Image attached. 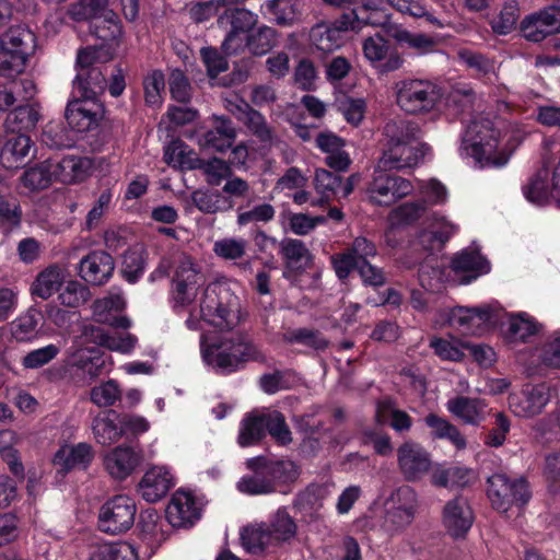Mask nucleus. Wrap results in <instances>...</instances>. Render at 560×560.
I'll return each mask as SVG.
<instances>
[{"label": "nucleus", "mask_w": 560, "mask_h": 560, "mask_svg": "<svg viewBox=\"0 0 560 560\" xmlns=\"http://www.w3.org/2000/svg\"><path fill=\"white\" fill-rule=\"evenodd\" d=\"M551 398V389L546 384L526 386L518 394L509 398L512 412L521 418H532L539 415Z\"/></svg>", "instance_id": "nucleus-14"}, {"label": "nucleus", "mask_w": 560, "mask_h": 560, "mask_svg": "<svg viewBox=\"0 0 560 560\" xmlns=\"http://www.w3.org/2000/svg\"><path fill=\"white\" fill-rule=\"evenodd\" d=\"M352 32L341 27L339 18L334 24L318 23L311 28L310 42L319 51L328 54L341 47L342 33Z\"/></svg>", "instance_id": "nucleus-32"}, {"label": "nucleus", "mask_w": 560, "mask_h": 560, "mask_svg": "<svg viewBox=\"0 0 560 560\" xmlns=\"http://www.w3.org/2000/svg\"><path fill=\"white\" fill-rule=\"evenodd\" d=\"M421 201H427V208L445 205L448 200V190L444 184L435 178L418 182Z\"/></svg>", "instance_id": "nucleus-62"}, {"label": "nucleus", "mask_w": 560, "mask_h": 560, "mask_svg": "<svg viewBox=\"0 0 560 560\" xmlns=\"http://www.w3.org/2000/svg\"><path fill=\"white\" fill-rule=\"evenodd\" d=\"M92 336L95 340L103 347L107 348L110 351H116L120 353H130L136 345L137 337L129 332H114V334H105L100 329H91Z\"/></svg>", "instance_id": "nucleus-46"}, {"label": "nucleus", "mask_w": 560, "mask_h": 560, "mask_svg": "<svg viewBox=\"0 0 560 560\" xmlns=\"http://www.w3.org/2000/svg\"><path fill=\"white\" fill-rule=\"evenodd\" d=\"M39 313L36 310H28L11 323L12 336L18 341H27L35 337L37 331Z\"/></svg>", "instance_id": "nucleus-63"}, {"label": "nucleus", "mask_w": 560, "mask_h": 560, "mask_svg": "<svg viewBox=\"0 0 560 560\" xmlns=\"http://www.w3.org/2000/svg\"><path fill=\"white\" fill-rule=\"evenodd\" d=\"M503 127L501 119L474 117L462 135L459 155L472 160L479 167L505 165L510 153L500 144Z\"/></svg>", "instance_id": "nucleus-3"}, {"label": "nucleus", "mask_w": 560, "mask_h": 560, "mask_svg": "<svg viewBox=\"0 0 560 560\" xmlns=\"http://www.w3.org/2000/svg\"><path fill=\"white\" fill-rule=\"evenodd\" d=\"M390 36L399 44L407 45L419 55L432 52L438 44L436 39L423 33H411L405 28L397 27Z\"/></svg>", "instance_id": "nucleus-48"}, {"label": "nucleus", "mask_w": 560, "mask_h": 560, "mask_svg": "<svg viewBox=\"0 0 560 560\" xmlns=\"http://www.w3.org/2000/svg\"><path fill=\"white\" fill-rule=\"evenodd\" d=\"M304 7V0H267L260 5V12L275 24L290 27L301 22Z\"/></svg>", "instance_id": "nucleus-22"}, {"label": "nucleus", "mask_w": 560, "mask_h": 560, "mask_svg": "<svg viewBox=\"0 0 560 560\" xmlns=\"http://www.w3.org/2000/svg\"><path fill=\"white\" fill-rule=\"evenodd\" d=\"M69 365L82 371L91 378H96L105 365L102 351L96 347L74 345L69 353Z\"/></svg>", "instance_id": "nucleus-30"}, {"label": "nucleus", "mask_w": 560, "mask_h": 560, "mask_svg": "<svg viewBox=\"0 0 560 560\" xmlns=\"http://www.w3.org/2000/svg\"><path fill=\"white\" fill-rule=\"evenodd\" d=\"M174 485V476L166 466H152L141 478L138 492L143 500L154 503L164 498Z\"/></svg>", "instance_id": "nucleus-19"}, {"label": "nucleus", "mask_w": 560, "mask_h": 560, "mask_svg": "<svg viewBox=\"0 0 560 560\" xmlns=\"http://www.w3.org/2000/svg\"><path fill=\"white\" fill-rule=\"evenodd\" d=\"M141 463V455L131 446L119 445L104 456L106 471L117 480L129 477Z\"/></svg>", "instance_id": "nucleus-20"}, {"label": "nucleus", "mask_w": 560, "mask_h": 560, "mask_svg": "<svg viewBox=\"0 0 560 560\" xmlns=\"http://www.w3.org/2000/svg\"><path fill=\"white\" fill-rule=\"evenodd\" d=\"M121 398V388L115 380L92 387L90 400L97 407H112Z\"/></svg>", "instance_id": "nucleus-59"}, {"label": "nucleus", "mask_w": 560, "mask_h": 560, "mask_svg": "<svg viewBox=\"0 0 560 560\" xmlns=\"http://www.w3.org/2000/svg\"><path fill=\"white\" fill-rule=\"evenodd\" d=\"M92 446L88 443L63 445L54 456V465L68 471L77 467H86L93 459Z\"/></svg>", "instance_id": "nucleus-34"}, {"label": "nucleus", "mask_w": 560, "mask_h": 560, "mask_svg": "<svg viewBox=\"0 0 560 560\" xmlns=\"http://www.w3.org/2000/svg\"><path fill=\"white\" fill-rule=\"evenodd\" d=\"M386 0H361V4L339 16L341 27L360 32L365 26L382 27L388 22V14L383 10Z\"/></svg>", "instance_id": "nucleus-10"}, {"label": "nucleus", "mask_w": 560, "mask_h": 560, "mask_svg": "<svg viewBox=\"0 0 560 560\" xmlns=\"http://www.w3.org/2000/svg\"><path fill=\"white\" fill-rule=\"evenodd\" d=\"M54 178V171L50 165V160H46L33 167L26 170L21 178L24 187L32 191L42 190L47 188Z\"/></svg>", "instance_id": "nucleus-50"}, {"label": "nucleus", "mask_w": 560, "mask_h": 560, "mask_svg": "<svg viewBox=\"0 0 560 560\" xmlns=\"http://www.w3.org/2000/svg\"><path fill=\"white\" fill-rule=\"evenodd\" d=\"M341 178L324 168L316 170L314 177L315 190L322 196L320 199H312L313 207L320 206L326 202L340 186Z\"/></svg>", "instance_id": "nucleus-56"}, {"label": "nucleus", "mask_w": 560, "mask_h": 560, "mask_svg": "<svg viewBox=\"0 0 560 560\" xmlns=\"http://www.w3.org/2000/svg\"><path fill=\"white\" fill-rule=\"evenodd\" d=\"M27 60L28 58L11 50L9 46L0 40V75L5 78L19 75L24 71Z\"/></svg>", "instance_id": "nucleus-57"}, {"label": "nucleus", "mask_w": 560, "mask_h": 560, "mask_svg": "<svg viewBox=\"0 0 560 560\" xmlns=\"http://www.w3.org/2000/svg\"><path fill=\"white\" fill-rule=\"evenodd\" d=\"M520 18V5L516 0H506L497 18L491 22L494 33L506 35L512 32Z\"/></svg>", "instance_id": "nucleus-58"}, {"label": "nucleus", "mask_w": 560, "mask_h": 560, "mask_svg": "<svg viewBox=\"0 0 560 560\" xmlns=\"http://www.w3.org/2000/svg\"><path fill=\"white\" fill-rule=\"evenodd\" d=\"M265 428L269 434L281 445L292 442V433L285 422L284 416L277 410L264 411Z\"/></svg>", "instance_id": "nucleus-61"}, {"label": "nucleus", "mask_w": 560, "mask_h": 560, "mask_svg": "<svg viewBox=\"0 0 560 560\" xmlns=\"http://www.w3.org/2000/svg\"><path fill=\"white\" fill-rule=\"evenodd\" d=\"M392 419L390 425L397 432L409 431L412 420L405 411L395 409L390 401H382L377 405L376 419L380 423Z\"/></svg>", "instance_id": "nucleus-60"}, {"label": "nucleus", "mask_w": 560, "mask_h": 560, "mask_svg": "<svg viewBox=\"0 0 560 560\" xmlns=\"http://www.w3.org/2000/svg\"><path fill=\"white\" fill-rule=\"evenodd\" d=\"M422 136V129L416 121L398 119L386 122L383 128V149L378 167L400 171L431 158L432 148L420 141Z\"/></svg>", "instance_id": "nucleus-1"}, {"label": "nucleus", "mask_w": 560, "mask_h": 560, "mask_svg": "<svg viewBox=\"0 0 560 560\" xmlns=\"http://www.w3.org/2000/svg\"><path fill=\"white\" fill-rule=\"evenodd\" d=\"M201 516V505L196 497L184 490H177L166 508V517L173 527L192 526Z\"/></svg>", "instance_id": "nucleus-17"}, {"label": "nucleus", "mask_w": 560, "mask_h": 560, "mask_svg": "<svg viewBox=\"0 0 560 560\" xmlns=\"http://www.w3.org/2000/svg\"><path fill=\"white\" fill-rule=\"evenodd\" d=\"M452 269L460 277V282L467 284L478 277L487 275L491 267L478 248L469 247L455 255L452 260Z\"/></svg>", "instance_id": "nucleus-21"}, {"label": "nucleus", "mask_w": 560, "mask_h": 560, "mask_svg": "<svg viewBox=\"0 0 560 560\" xmlns=\"http://www.w3.org/2000/svg\"><path fill=\"white\" fill-rule=\"evenodd\" d=\"M498 312L499 307L492 304L475 307L456 306L445 311V317L450 326L465 334H471L481 325L491 322Z\"/></svg>", "instance_id": "nucleus-13"}, {"label": "nucleus", "mask_w": 560, "mask_h": 560, "mask_svg": "<svg viewBox=\"0 0 560 560\" xmlns=\"http://www.w3.org/2000/svg\"><path fill=\"white\" fill-rule=\"evenodd\" d=\"M203 282L200 267L190 256L183 254L178 259L173 283L200 288Z\"/></svg>", "instance_id": "nucleus-49"}, {"label": "nucleus", "mask_w": 560, "mask_h": 560, "mask_svg": "<svg viewBox=\"0 0 560 560\" xmlns=\"http://www.w3.org/2000/svg\"><path fill=\"white\" fill-rule=\"evenodd\" d=\"M137 508L128 495H115L101 508L98 525L101 530L108 534H121L131 528L135 523Z\"/></svg>", "instance_id": "nucleus-7"}, {"label": "nucleus", "mask_w": 560, "mask_h": 560, "mask_svg": "<svg viewBox=\"0 0 560 560\" xmlns=\"http://www.w3.org/2000/svg\"><path fill=\"white\" fill-rule=\"evenodd\" d=\"M32 148L33 142L28 136L20 133L11 137L1 149V164L5 168H18L30 154Z\"/></svg>", "instance_id": "nucleus-37"}, {"label": "nucleus", "mask_w": 560, "mask_h": 560, "mask_svg": "<svg viewBox=\"0 0 560 560\" xmlns=\"http://www.w3.org/2000/svg\"><path fill=\"white\" fill-rule=\"evenodd\" d=\"M257 22L258 15L245 8L226 9L219 18L221 26L231 27V31L222 43L223 50L226 54L236 52L243 43L240 38V33L248 32Z\"/></svg>", "instance_id": "nucleus-11"}, {"label": "nucleus", "mask_w": 560, "mask_h": 560, "mask_svg": "<svg viewBox=\"0 0 560 560\" xmlns=\"http://www.w3.org/2000/svg\"><path fill=\"white\" fill-rule=\"evenodd\" d=\"M457 231V224L433 212L428 218V228L419 234V243L424 249L432 250L444 245Z\"/></svg>", "instance_id": "nucleus-24"}, {"label": "nucleus", "mask_w": 560, "mask_h": 560, "mask_svg": "<svg viewBox=\"0 0 560 560\" xmlns=\"http://www.w3.org/2000/svg\"><path fill=\"white\" fill-rule=\"evenodd\" d=\"M0 40L9 46L11 50H15L26 58H30L36 49V36L35 34L23 26L11 27L5 32Z\"/></svg>", "instance_id": "nucleus-42"}, {"label": "nucleus", "mask_w": 560, "mask_h": 560, "mask_svg": "<svg viewBox=\"0 0 560 560\" xmlns=\"http://www.w3.org/2000/svg\"><path fill=\"white\" fill-rule=\"evenodd\" d=\"M39 118L34 105L19 106L7 116L5 125L12 132H27L36 127Z\"/></svg>", "instance_id": "nucleus-44"}, {"label": "nucleus", "mask_w": 560, "mask_h": 560, "mask_svg": "<svg viewBox=\"0 0 560 560\" xmlns=\"http://www.w3.org/2000/svg\"><path fill=\"white\" fill-rule=\"evenodd\" d=\"M424 423L431 430L434 439L447 440L456 450L462 451L467 446V441L456 425L448 420L441 418L434 413H430L424 418Z\"/></svg>", "instance_id": "nucleus-38"}, {"label": "nucleus", "mask_w": 560, "mask_h": 560, "mask_svg": "<svg viewBox=\"0 0 560 560\" xmlns=\"http://www.w3.org/2000/svg\"><path fill=\"white\" fill-rule=\"evenodd\" d=\"M316 145L326 153V164L339 172H345L351 164L345 151V141L331 132H322L316 137Z\"/></svg>", "instance_id": "nucleus-33"}, {"label": "nucleus", "mask_w": 560, "mask_h": 560, "mask_svg": "<svg viewBox=\"0 0 560 560\" xmlns=\"http://www.w3.org/2000/svg\"><path fill=\"white\" fill-rule=\"evenodd\" d=\"M91 428L95 441L102 445H110L122 438L119 413L114 410L95 417Z\"/></svg>", "instance_id": "nucleus-35"}, {"label": "nucleus", "mask_w": 560, "mask_h": 560, "mask_svg": "<svg viewBox=\"0 0 560 560\" xmlns=\"http://www.w3.org/2000/svg\"><path fill=\"white\" fill-rule=\"evenodd\" d=\"M442 520L448 534L458 538L470 529L475 516L468 500L456 497L444 505Z\"/></svg>", "instance_id": "nucleus-18"}, {"label": "nucleus", "mask_w": 560, "mask_h": 560, "mask_svg": "<svg viewBox=\"0 0 560 560\" xmlns=\"http://www.w3.org/2000/svg\"><path fill=\"white\" fill-rule=\"evenodd\" d=\"M164 161L171 166L185 170L201 167L198 154L182 141H173L165 148Z\"/></svg>", "instance_id": "nucleus-40"}, {"label": "nucleus", "mask_w": 560, "mask_h": 560, "mask_svg": "<svg viewBox=\"0 0 560 560\" xmlns=\"http://www.w3.org/2000/svg\"><path fill=\"white\" fill-rule=\"evenodd\" d=\"M114 271V260L112 256L105 252L97 250L89 254L80 261L81 278L94 285L105 283Z\"/></svg>", "instance_id": "nucleus-27"}, {"label": "nucleus", "mask_w": 560, "mask_h": 560, "mask_svg": "<svg viewBox=\"0 0 560 560\" xmlns=\"http://www.w3.org/2000/svg\"><path fill=\"white\" fill-rule=\"evenodd\" d=\"M272 544L288 541L296 534V525L285 510H278L267 525Z\"/></svg>", "instance_id": "nucleus-51"}, {"label": "nucleus", "mask_w": 560, "mask_h": 560, "mask_svg": "<svg viewBox=\"0 0 560 560\" xmlns=\"http://www.w3.org/2000/svg\"><path fill=\"white\" fill-rule=\"evenodd\" d=\"M538 323L526 313L511 315L509 320L508 336L512 341H524L537 334Z\"/></svg>", "instance_id": "nucleus-55"}, {"label": "nucleus", "mask_w": 560, "mask_h": 560, "mask_svg": "<svg viewBox=\"0 0 560 560\" xmlns=\"http://www.w3.org/2000/svg\"><path fill=\"white\" fill-rule=\"evenodd\" d=\"M445 406L451 415L469 425H479L489 415L487 404L478 398L455 396Z\"/></svg>", "instance_id": "nucleus-25"}, {"label": "nucleus", "mask_w": 560, "mask_h": 560, "mask_svg": "<svg viewBox=\"0 0 560 560\" xmlns=\"http://www.w3.org/2000/svg\"><path fill=\"white\" fill-rule=\"evenodd\" d=\"M125 306L126 301L121 293H110L109 295L94 302L93 316L98 323L126 329L130 327V319L126 316L117 315L125 308Z\"/></svg>", "instance_id": "nucleus-26"}, {"label": "nucleus", "mask_w": 560, "mask_h": 560, "mask_svg": "<svg viewBox=\"0 0 560 560\" xmlns=\"http://www.w3.org/2000/svg\"><path fill=\"white\" fill-rule=\"evenodd\" d=\"M114 57V49L110 47H86L78 52V73L74 85L81 96L94 100L102 94L106 86V63Z\"/></svg>", "instance_id": "nucleus-4"}, {"label": "nucleus", "mask_w": 560, "mask_h": 560, "mask_svg": "<svg viewBox=\"0 0 560 560\" xmlns=\"http://www.w3.org/2000/svg\"><path fill=\"white\" fill-rule=\"evenodd\" d=\"M98 104L94 100H74L66 109L68 125L78 132L90 131L97 126Z\"/></svg>", "instance_id": "nucleus-28"}, {"label": "nucleus", "mask_w": 560, "mask_h": 560, "mask_svg": "<svg viewBox=\"0 0 560 560\" xmlns=\"http://www.w3.org/2000/svg\"><path fill=\"white\" fill-rule=\"evenodd\" d=\"M226 109L234 115L240 121L247 126V128L257 137L260 141L271 142L273 133L268 126L266 118L252 108L245 101H226Z\"/></svg>", "instance_id": "nucleus-23"}, {"label": "nucleus", "mask_w": 560, "mask_h": 560, "mask_svg": "<svg viewBox=\"0 0 560 560\" xmlns=\"http://www.w3.org/2000/svg\"><path fill=\"white\" fill-rule=\"evenodd\" d=\"M89 27L95 38L106 43L102 47L113 49L112 43L117 42L122 35L118 15L107 5L89 22Z\"/></svg>", "instance_id": "nucleus-29"}, {"label": "nucleus", "mask_w": 560, "mask_h": 560, "mask_svg": "<svg viewBox=\"0 0 560 560\" xmlns=\"http://www.w3.org/2000/svg\"><path fill=\"white\" fill-rule=\"evenodd\" d=\"M277 44V32L275 28L261 25L248 35L247 46L254 55H265Z\"/></svg>", "instance_id": "nucleus-64"}, {"label": "nucleus", "mask_w": 560, "mask_h": 560, "mask_svg": "<svg viewBox=\"0 0 560 560\" xmlns=\"http://www.w3.org/2000/svg\"><path fill=\"white\" fill-rule=\"evenodd\" d=\"M55 180L63 184H74L83 180L91 167V161L86 158L67 155L61 160H50Z\"/></svg>", "instance_id": "nucleus-31"}, {"label": "nucleus", "mask_w": 560, "mask_h": 560, "mask_svg": "<svg viewBox=\"0 0 560 560\" xmlns=\"http://www.w3.org/2000/svg\"><path fill=\"white\" fill-rule=\"evenodd\" d=\"M199 288L188 287L184 284L173 283V288L171 291V306L172 310L182 315L184 313L197 312V307L194 306V302L196 301Z\"/></svg>", "instance_id": "nucleus-54"}, {"label": "nucleus", "mask_w": 560, "mask_h": 560, "mask_svg": "<svg viewBox=\"0 0 560 560\" xmlns=\"http://www.w3.org/2000/svg\"><path fill=\"white\" fill-rule=\"evenodd\" d=\"M398 466L406 479H421L431 467L430 454L418 443L407 441L397 450Z\"/></svg>", "instance_id": "nucleus-16"}, {"label": "nucleus", "mask_w": 560, "mask_h": 560, "mask_svg": "<svg viewBox=\"0 0 560 560\" xmlns=\"http://www.w3.org/2000/svg\"><path fill=\"white\" fill-rule=\"evenodd\" d=\"M42 142L52 149L71 148L75 138L60 121H49L43 129Z\"/></svg>", "instance_id": "nucleus-52"}, {"label": "nucleus", "mask_w": 560, "mask_h": 560, "mask_svg": "<svg viewBox=\"0 0 560 560\" xmlns=\"http://www.w3.org/2000/svg\"><path fill=\"white\" fill-rule=\"evenodd\" d=\"M237 490L249 495H264L276 491L275 482L271 480L266 467L255 471L253 475L242 477Z\"/></svg>", "instance_id": "nucleus-43"}, {"label": "nucleus", "mask_w": 560, "mask_h": 560, "mask_svg": "<svg viewBox=\"0 0 560 560\" xmlns=\"http://www.w3.org/2000/svg\"><path fill=\"white\" fill-rule=\"evenodd\" d=\"M65 281V270L57 265H50L42 270L31 285V294L43 300L49 299Z\"/></svg>", "instance_id": "nucleus-36"}, {"label": "nucleus", "mask_w": 560, "mask_h": 560, "mask_svg": "<svg viewBox=\"0 0 560 560\" xmlns=\"http://www.w3.org/2000/svg\"><path fill=\"white\" fill-rule=\"evenodd\" d=\"M362 50L365 59L381 74L397 71L404 65L399 52L388 54V43L381 35L366 37L362 43Z\"/></svg>", "instance_id": "nucleus-15"}, {"label": "nucleus", "mask_w": 560, "mask_h": 560, "mask_svg": "<svg viewBox=\"0 0 560 560\" xmlns=\"http://www.w3.org/2000/svg\"><path fill=\"white\" fill-rule=\"evenodd\" d=\"M248 242L243 237L228 236L217 240L212 250L217 257L223 260L243 259L247 254Z\"/></svg>", "instance_id": "nucleus-53"}, {"label": "nucleus", "mask_w": 560, "mask_h": 560, "mask_svg": "<svg viewBox=\"0 0 560 560\" xmlns=\"http://www.w3.org/2000/svg\"><path fill=\"white\" fill-rule=\"evenodd\" d=\"M393 95L397 107L412 116L434 113L442 98L441 89L432 81L410 78L396 81Z\"/></svg>", "instance_id": "nucleus-6"}, {"label": "nucleus", "mask_w": 560, "mask_h": 560, "mask_svg": "<svg viewBox=\"0 0 560 560\" xmlns=\"http://www.w3.org/2000/svg\"><path fill=\"white\" fill-rule=\"evenodd\" d=\"M521 32L534 43L560 33V8L551 5L525 16L521 22Z\"/></svg>", "instance_id": "nucleus-12"}, {"label": "nucleus", "mask_w": 560, "mask_h": 560, "mask_svg": "<svg viewBox=\"0 0 560 560\" xmlns=\"http://www.w3.org/2000/svg\"><path fill=\"white\" fill-rule=\"evenodd\" d=\"M280 253L291 269L304 270L312 265V254L301 240L284 238L280 243Z\"/></svg>", "instance_id": "nucleus-39"}, {"label": "nucleus", "mask_w": 560, "mask_h": 560, "mask_svg": "<svg viewBox=\"0 0 560 560\" xmlns=\"http://www.w3.org/2000/svg\"><path fill=\"white\" fill-rule=\"evenodd\" d=\"M163 521L154 511H145L140 515L139 528L140 537L148 544L149 547H158L165 540L163 532Z\"/></svg>", "instance_id": "nucleus-45"}, {"label": "nucleus", "mask_w": 560, "mask_h": 560, "mask_svg": "<svg viewBox=\"0 0 560 560\" xmlns=\"http://www.w3.org/2000/svg\"><path fill=\"white\" fill-rule=\"evenodd\" d=\"M413 189L412 183L401 176L375 172L366 194L373 205L388 207L410 195Z\"/></svg>", "instance_id": "nucleus-9"}, {"label": "nucleus", "mask_w": 560, "mask_h": 560, "mask_svg": "<svg viewBox=\"0 0 560 560\" xmlns=\"http://www.w3.org/2000/svg\"><path fill=\"white\" fill-rule=\"evenodd\" d=\"M242 320L240 299L225 282H211L202 292L197 312L191 311L185 320L190 330L212 327L230 331Z\"/></svg>", "instance_id": "nucleus-2"}, {"label": "nucleus", "mask_w": 560, "mask_h": 560, "mask_svg": "<svg viewBox=\"0 0 560 560\" xmlns=\"http://www.w3.org/2000/svg\"><path fill=\"white\" fill-rule=\"evenodd\" d=\"M265 435L264 411L247 413L240 423L237 443L242 447L258 443Z\"/></svg>", "instance_id": "nucleus-41"}, {"label": "nucleus", "mask_w": 560, "mask_h": 560, "mask_svg": "<svg viewBox=\"0 0 560 560\" xmlns=\"http://www.w3.org/2000/svg\"><path fill=\"white\" fill-rule=\"evenodd\" d=\"M201 346L205 361L221 373H232L244 368L246 362L264 359L259 349L242 336L224 338L208 347L202 337Z\"/></svg>", "instance_id": "nucleus-5"}, {"label": "nucleus", "mask_w": 560, "mask_h": 560, "mask_svg": "<svg viewBox=\"0 0 560 560\" xmlns=\"http://www.w3.org/2000/svg\"><path fill=\"white\" fill-rule=\"evenodd\" d=\"M242 545L249 553H260L268 546L273 545L267 524H254L245 527L241 533Z\"/></svg>", "instance_id": "nucleus-47"}, {"label": "nucleus", "mask_w": 560, "mask_h": 560, "mask_svg": "<svg viewBox=\"0 0 560 560\" xmlns=\"http://www.w3.org/2000/svg\"><path fill=\"white\" fill-rule=\"evenodd\" d=\"M488 497L493 508L506 512L512 505H524L529 491L523 478L511 480L504 474H494L488 478Z\"/></svg>", "instance_id": "nucleus-8"}]
</instances>
